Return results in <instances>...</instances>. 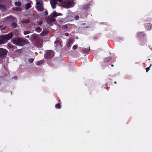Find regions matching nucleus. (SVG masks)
Here are the masks:
<instances>
[{
    "label": "nucleus",
    "instance_id": "39448f33",
    "mask_svg": "<svg viewBox=\"0 0 152 152\" xmlns=\"http://www.w3.org/2000/svg\"><path fill=\"white\" fill-rule=\"evenodd\" d=\"M36 8L38 10L42 11L44 10L42 6V2L41 0H36Z\"/></svg>",
    "mask_w": 152,
    "mask_h": 152
},
{
    "label": "nucleus",
    "instance_id": "423d86ee",
    "mask_svg": "<svg viewBox=\"0 0 152 152\" xmlns=\"http://www.w3.org/2000/svg\"><path fill=\"white\" fill-rule=\"evenodd\" d=\"M7 51L5 49L0 48V56L5 57L7 54Z\"/></svg>",
    "mask_w": 152,
    "mask_h": 152
},
{
    "label": "nucleus",
    "instance_id": "2eb2a0df",
    "mask_svg": "<svg viewBox=\"0 0 152 152\" xmlns=\"http://www.w3.org/2000/svg\"><path fill=\"white\" fill-rule=\"evenodd\" d=\"M5 7L4 6L0 4V9L1 10L3 11L5 10Z\"/></svg>",
    "mask_w": 152,
    "mask_h": 152
},
{
    "label": "nucleus",
    "instance_id": "f8f14e48",
    "mask_svg": "<svg viewBox=\"0 0 152 152\" xmlns=\"http://www.w3.org/2000/svg\"><path fill=\"white\" fill-rule=\"evenodd\" d=\"M48 21H50L51 22H53L55 21V19L53 17H49L48 18Z\"/></svg>",
    "mask_w": 152,
    "mask_h": 152
},
{
    "label": "nucleus",
    "instance_id": "72a5a7b5",
    "mask_svg": "<svg viewBox=\"0 0 152 152\" xmlns=\"http://www.w3.org/2000/svg\"><path fill=\"white\" fill-rule=\"evenodd\" d=\"M45 15H48V12H45Z\"/></svg>",
    "mask_w": 152,
    "mask_h": 152
},
{
    "label": "nucleus",
    "instance_id": "b1692460",
    "mask_svg": "<svg viewBox=\"0 0 152 152\" xmlns=\"http://www.w3.org/2000/svg\"><path fill=\"white\" fill-rule=\"evenodd\" d=\"M7 46L8 47L10 48H13V45H12L11 44V43H8V44H7Z\"/></svg>",
    "mask_w": 152,
    "mask_h": 152
},
{
    "label": "nucleus",
    "instance_id": "e433bc0d",
    "mask_svg": "<svg viewBox=\"0 0 152 152\" xmlns=\"http://www.w3.org/2000/svg\"><path fill=\"white\" fill-rule=\"evenodd\" d=\"M16 78V77H14V78Z\"/></svg>",
    "mask_w": 152,
    "mask_h": 152
},
{
    "label": "nucleus",
    "instance_id": "6ab92c4d",
    "mask_svg": "<svg viewBox=\"0 0 152 152\" xmlns=\"http://www.w3.org/2000/svg\"><path fill=\"white\" fill-rule=\"evenodd\" d=\"M144 35V34L142 32H140L137 34V36L139 37H140Z\"/></svg>",
    "mask_w": 152,
    "mask_h": 152
},
{
    "label": "nucleus",
    "instance_id": "412c9836",
    "mask_svg": "<svg viewBox=\"0 0 152 152\" xmlns=\"http://www.w3.org/2000/svg\"><path fill=\"white\" fill-rule=\"evenodd\" d=\"M48 32L45 31H43L40 34V35L42 36H44L46 34H47Z\"/></svg>",
    "mask_w": 152,
    "mask_h": 152
},
{
    "label": "nucleus",
    "instance_id": "20e7f679",
    "mask_svg": "<svg viewBox=\"0 0 152 152\" xmlns=\"http://www.w3.org/2000/svg\"><path fill=\"white\" fill-rule=\"evenodd\" d=\"M54 56L53 52L51 50H48L46 51L44 57L45 58L49 59Z\"/></svg>",
    "mask_w": 152,
    "mask_h": 152
},
{
    "label": "nucleus",
    "instance_id": "aec40b11",
    "mask_svg": "<svg viewBox=\"0 0 152 152\" xmlns=\"http://www.w3.org/2000/svg\"><path fill=\"white\" fill-rule=\"evenodd\" d=\"M31 7V3H29L26 5L25 8L26 9H28Z\"/></svg>",
    "mask_w": 152,
    "mask_h": 152
},
{
    "label": "nucleus",
    "instance_id": "4468645a",
    "mask_svg": "<svg viewBox=\"0 0 152 152\" xmlns=\"http://www.w3.org/2000/svg\"><path fill=\"white\" fill-rule=\"evenodd\" d=\"M37 35L36 34H32L31 37V39H36L37 38Z\"/></svg>",
    "mask_w": 152,
    "mask_h": 152
},
{
    "label": "nucleus",
    "instance_id": "c85d7f7f",
    "mask_svg": "<svg viewBox=\"0 0 152 152\" xmlns=\"http://www.w3.org/2000/svg\"><path fill=\"white\" fill-rule=\"evenodd\" d=\"M88 49H85L83 50V52L84 53H87L88 52Z\"/></svg>",
    "mask_w": 152,
    "mask_h": 152
},
{
    "label": "nucleus",
    "instance_id": "c9c22d12",
    "mask_svg": "<svg viewBox=\"0 0 152 152\" xmlns=\"http://www.w3.org/2000/svg\"><path fill=\"white\" fill-rule=\"evenodd\" d=\"M111 66H113V64H112V65H111Z\"/></svg>",
    "mask_w": 152,
    "mask_h": 152
},
{
    "label": "nucleus",
    "instance_id": "dca6fc26",
    "mask_svg": "<svg viewBox=\"0 0 152 152\" xmlns=\"http://www.w3.org/2000/svg\"><path fill=\"white\" fill-rule=\"evenodd\" d=\"M35 30L37 32H40L42 31V29L40 27H37L35 29Z\"/></svg>",
    "mask_w": 152,
    "mask_h": 152
},
{
    "label": "nucleus",
    "instance_id": "f257e3e1",
    "mask_svg": "<svg viewBox=\"0 0 152 152\" xmlns=\"http://www.w3.org/2000/svg\"><path fill=\"white\" fill-rule=\"evenodd\" d=\"M12 36V34L11 33L3 35L1 36L0 44H2L7 42V41L10 39Z\"/></svg>",
    "mask_w": 152,
    "mask_h": 152
},
{
    "label": "nucleus",
    "instance_id": "c756f323",
    "mask_svg": "<svg viewBox=\"0 0 152 152\" xmlns=\"http://www.w3.org/2000/svg\"><path fill=\"white\" fill-rule=\"evenodd\" d=\"M29 22V21L28 20H25L24 21H23V22L24 23H28Z\"/></svg>",
    "mask_w": 152,
    "mask_h": 152
},
{
    "label": "nucleus",
    "instance_id": "6e6552de",
    "mask_svg": "<svg viewBox=\"0 0 152 152\" xmlns=\"http://www.w3.org/2000/svg\"><path fill=\"white\" fill-rule=\"evenodd\" d=\"M73 42V39H70L69 40L67 41L66 42V46L68 48L70 47L71 46V44Z\"/></svg>",
    "mask_w": 152,
    "mask_h": 152
},
{
    "label": "nucleus",
    "instance_id": "58836bf2",
    "mask_svg": "<svg viewBox=\"0 0 152 152\" xmlns=\"http://www.w3.org/2000/svg\"><path fill=\"white\" fill-rule=\"evenodd\" d=\"M115 83H116V82H115Z\"/></svg>",
    "mask_w": 152,
    "mask_h": 152
},
{
    "label": "nucleus",
    "instance_id": "f704fd0d",
    "mask_svg": "<svg viewBox=\"0 0 152 152\" xmlns=\"http://www.w3.org/2000/svg\"><path fill=\"white\" fill-rule=\"evenodd\" d=\"M29 37V36H28V35L26 36V37H27V38H28Z\"/></svg>",
    "mask_w": 152,
    "mask_h": 152
},
{
    "label": "nucleus",
    "instance_id": "2f4dec72",
    "mask_svg": "<svg viewBox=\"0 0 152 152\" xmlns=\"http://www.w3.org/2000/svg\"><path fill=\"white\" fill-rule=\"evenodd\" d=\"M79 18V16H76V17H75V19L76 20H77Z\"/></svg>",
    "mask_w": 152,
    "mask_h": 152
},
{
    "label": "nucleus",
    "instance_id": "ddd939ff",
    "mask_svg": "<svg viewBox=\"0 0 152 152\" xmlns=\"http://www.w3.org/2000/svg\"><path fill=\"white\" fill-rule=\"evenodd\" d=\"M45 62V61L44 60H41L40 61H38L36 63V64L37 65L39 66V65H40V64H42L43 63H44Z\"/></svg>",
    "mask_w": 152,
    "mask_h": 152
},
{
    "label": "nucleus",
    "instance_id": "bb28decb",
    "mask_svg": "<svg viewBox=\"0 0 152 152\" xmlns=\"http://www.w3.org/2000/svg\"><path fill=\"white\" fill-rule=\"evenodd\" d=\"M30 33V31H26L24 32V34L25 35H26Z\"/></svg>",
    "mask_w": 152,
    "mask_h": 152
},
{
    "label": "nucleus",
    "instance_id": "473e14b6",
    "mask_svg": "<svg viewBox=\"0 0 152 152\" xmlns=\"http://www.w3.org/2000/svg\"><path fill=\"white\" fill-rule=\"evenodd\" d=\"M65 35L66 36H68L69 34H68L67 33H65Z\"/></svg>",
    "mask_w": 152,
    "mask_h": 152
},
{
    "label": "nucleus",
    "instance_id": "9b49d317",
    "mask_svg": "<svg viewBox=\"0 0 152 152\" xmlns=\"http://www.w3.org/2000/svg\"><path fill=\"white\" fill-rule=\"evenodd\" d=\"M145 27L148 30H150L152 28V26L150 23H148L145 25Z\"/></svg>",
    "mask_w": 152,
    "mask_h": 152
},
{
    "label": "nucleus",
    "instance_id": "f3484780",
    "mask_svg": "<svg viewBox=\"0 0 152 152\" xmlns=\"http://www.w3.org/2000/svg\"><path fill=\"white\" fill-rule=\"evenodd\" d=\"M89 7V5L88 4L85 5L83 6V9H88Z\"/></svg>",
    "mask_w": 152,
    "mask_h": 152
},
{
    "label": "nucleus",
    "instance_id": "f03ea898",
    "mask_svg": "<svg viewBox=\"0 0 152 152\" xmlns=\"http://www.w3.org/2000/svg\"><path fill=\"white\" fill-rule=\"evenodd\" d=\"M13 44L19 46H23L24 44V40L20 38H16L12 40Z\"/></svg>",
    "mask_w": 152,
    "mask_h": 152
},
{
    "label": "nucleus",
    "instance_id": "7c9ffc66",
    "mask_svg": "<svg viewBox=\"0 0 152 152\" xmlns=\"http://www.w3.org/2000/svg\"><path fill=\"white\" fill-rule=\"evenodd\" d=\"M12 26H13L14 27H15L16 26V24L15 23H13L12 24Z\"/></svg>",
    "mask_w": 152,
    "mask_h": 152
},
{
    "label": "nucleus",
    "instance_id": "cd10ccee",
    "mask_svg": "<svg viewBox=\"0 0 152 152\" xmlns=\"http://www.w3.org/2000/svg\"><path fill=\"white\" fill-rule=\"evenodd\" d=\"M151 64L150 67L146 68V70L147 72L149 71V70L150 69V68L151 67Z\"/></svg>",
    "mask_w": 152,
    "mask_h": 152
},
{
    "label": "nucleus",
    "instance_id": "a211bd4d",
    "mask_svg": "<svg viewBox=\"0 0 152 152\" xmlns=\"http://www.w3.org/2000/svg\"><path fill=\"white\" fill-rule=\"evenodd\" d=\"M55 107L57 109H60L61 108V106L60 103L56 104L55 105Z\"/></svg>",
    "mask_w": 152,
    "mask_h": 152
},
{
    "label": "nucleus",
    "instance_id": "393cba45",
    "mask_svg": "<svg viewBox=\"0 0 152 152\" xmlns=\"http://www.w3.org/2000/svg\"><path fill=\"white\" fill-rule=\"evenodd\" d=\"M15 4L16 6H19L20 5V3L19 1L16 2L15 3Z\"/></svg>",
    "mask_w": 152,
    "mask_h": 152
},
{
    "label": "nucleus",
    "instance_id": "a878e982",
    "mask_svg": "<svg viewBox=\"0 0 152 152\" xmlns=\"http://www.w3.org/2000/svg\"><path fill=\"white\" fill-rule=\"evenodd\" d=\"M77 47V45H74L72 47V49L73 50L76 49Z\"/></svg>",
    "mask_w": 152,
    "mask_h": 152
},
{
    "label": "nucleus",
    "instance_id": "7ed1b4c3",
    "mask_svg": "<svg viewBox=\"0 0 152 152\" xmlns=\"http://www.w3.org/2000/svg\"><path fill=\"white\" fill-rule=\"evenodd\" d=\"M73 5L72 0H66L64 2V6L66 8H68L72 7Z\"/></svg>",
    "mask_w": 152,
    "mask_h": 152
},
{
    "label": "nucleus",
    "instance_id": "0eeeda50",
    "mask_svg": "<svg viewBox=\"0 0 152 152\" xmlns=\"http://www.w3.org/2000/svg\"><path fill=\"white\" fill-rule=\"evenodd\" d=\"M57 1L61 2L63 1V0H52L50 1V4L53 9H54L56 8V5L57 4Z\"/></svg>",
    "mask_w": 152,
    "mask_h": 152
},
{
    "label": "nucleus",
    "instance_id": "9d476101",
    "mask_svg": "<svg viewBox=\"0 0 152 152\" xmlns=\"http://www.w3.org/2000/svg\"><path fill=\"white\" fill-rule=\"evenodd\" d=\"M62 15V14L60 13H57L56 12H54L53 13V17L55 18L57 16Z\"/></svg>",
    "mask_w": 152,
    "mask_h": 152
},
{
    "label": "nucleus",
    "instance_id": "4c0bfd02",
    "mask_svg": "<svg viewBox=\"0 0 152 152\" xmlns=\"http://www.w3.org/2000/svg\"><path fill=\"white\" fill-rule=\"evenodd\" d=\"M105 61H106V62H107V61H106V60H105Z\"/></svg>",
    "mask_w": 152,
    "mask_h": 152
},
{
    "label": "nucleus",
    "instance_id": "4be33fe9",
    "mask_svg": "<svg viewBox=\"0 0 152 152\" xmlns=\"http://www.w3.org/2000/svg\"><path fill=\"white\" fill-rule=\"evenodd\" d=\"M67 26L66 25H65L63 26V29L64 31H66L67 30Z\"/></svg>",
    "mask_w": 152,
    "mask_h": 152
},
{
    "label": "nucleus",
    "instance_id": "5701e85b",
    "mask_svg": "<svg viewBox=\"0 0 152 152\" xmlns=\"http://www.w3.org/2000/svg\"><path fill=\"white\" fill-rule=\"evenodd\" d=\"M28 61L30 63H32L34 61V59L32 58H29L28 59Z\"/></svg>",
    "mask_w": 152,
    "mask_h": 152
},
{
    "label": "nucleus",
    "instance_id": "1a4fd4ad",
    "mask_svg": "<svg viewBox=\"0 0 152 152\" xmlns=\"http://www.w3.org/2000/svg\"><path fill=\"white\" fill-rule=\"evenodd\" d=\"M54 43L55 45V46L56 47V48L61 47V43L58 40L56 41H55Z\"/></svg>",
    "mask_w": 152,
    "mask_h": 152
}]
</instances>
